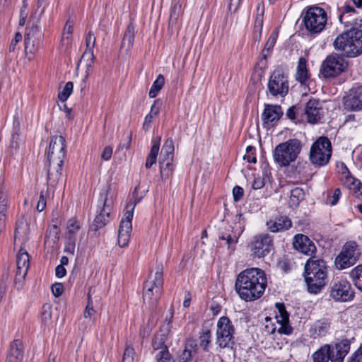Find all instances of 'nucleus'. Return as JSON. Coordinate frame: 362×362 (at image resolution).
<instances>
[{
	"label": "nucleus",
	"instance_id": "9",
	"mask_svg": "<svg viewBox=\"0 0 362 362\" xmlns=\"http://www.w3.org/2000/svg\"><path fill=\"white\" fill-rule=\"evenodd\" d=\"M361 255L358 244L354 241L346 243L340 253L335 259V265L339 269L349 268L354 265Z\"/></svg>",
	"mask_w": 362,
	"mask_h": 362
},
{
	"label": "nucleus",
	"instance_id": "28",
	"mask_svg": "<svg viewBox=\"0 0 362 362\" xmlns=\"http://www.w3.org/2000/svg\"><path fill=\"white\" fill-rule=\"evenodd\" d=\"M339 21L346 26H356L358 23V12L355 8L345 4L343 7V11L339 16Z\"/></svg>",
	"mask_w": 362,
	"mask_h": 362
},
{
	"label": "nucleus",
	"instance_id": "27",
	"mask_svg": "<svg viewBox=\"0 0 362 362\" xmlns=\"http://www.w3.org/2000/svg\"><path fill=\"white\" fill-rule=\"evenodd\" d=\"M267 228L272 233H278L288 230L292 226V221L286 216H279L270 219L266 223Z\"/></svg>",
	"mask_w": 362,
	"mask_h": 362
},
{
	"label": "nucleus",
	"instance_id": "38",
	"mask_svg": "<svg viewBox=\"0 0 362 362\" xmlns=\"http://www.w3.org/2000/svg\"><path fill=\"white\" fill-rule=\"evenodd\" d=\"M81 229L80 223L75 218L68 221L65 236L68 240H76V236Z\"/></svg>",
	"mask_w": 362,
	"mask_h": 362
},
{
	"label": "nucleus",
	"instance_id": "10",
	"mask_svg": "<svg viewBox=\"0 0 362 362\" xmlns=\"http://www.w3.org/2000/svg\"><path fill=\"white\" fill-rule=\"evenodd\" d=\"M267 88L269 93L274 97H284L288 93L289 88L288 76L282 69L278 68L274 70L269 77Z\"/></svg>",
	"mask_w": 362,
	"mask_h": 362
},
{
	"label": "nucleus",
	"instance_id": "44",
	"mask_svg": "<svg viewBox=\"0 0 362 362\" xmlns=\"http://www.w3.org/2000/svg\"><path fill=\"white\" fill-rule=\"evenodd\" d=\"M165 83V78L162 74H159L156 79L153 83L150 90L148 92V95L150 98H156L159 93V91L162 89Z\"/></svg>",
	"mask_w": 362,
	"mask_h": 362
},
{
	"label": "nucleus",
	"instance_id": "1",
	"mask_svg": "<svg viewBox=\"0 0 362 362\" xmlns=\"http://www.w3.org/2000/svg\"><path fill=\"white\" fill-rule=\"evenodd\" d=\"M267 286L264 270L252 267L242 271L237 276L235 288L240 298L253 301L262 297Z\"/></svg>",
	"mask_w": 362,
	"mask_h": 362
},
{
	"label": "nucleus",
	"instance_id": "11",
	"mask_svg": "<svg viewBox=\"0 0 362 362\" xmlns=\"http://www.w3.org/2000/svg\"><path fill=\"white\" fill-rule=\"evenodd\" d=\"M346 64L344 58L339 54H331L322 62L320 75L325 78H334L345 71Z\"/></svg>",
	"mask_w": 362,
	"mask_h": 362
},
{
	"label": "nucleus",
	"instance_id": "57",
	"mask_svg": "<svg viewBox=\"0 0 362 362\" xmlns=\"http://www.w3.org/2000/svg\"><path fill=\"white\" fill-rule=\"evenodd\" d=\"M112 151L113 149L110 146H105L101 153L100 158L105 161L109 160L112 157Z\"/></svg>",
	"mask_w": 362,
	"mask_h": 362
},
{
	"label": "nucleus",
	"instance_id": "30",
	"mask_svg": "<svg viewBox=\"0 0 362 362\" xmlns=\"http://www.w3.org/2000/svg\"><path fill=\"white\" fill-rule=\"evenodd\" d=\"M173 154H169L161 151L159 158L160 173L163 179L168 178L173 171Z\"/></svg>",
	"mask_w": 362,
	"mask_h": 362
},
{
	"label": "nucleus",
	"instance_id": "17",
	"mask_svg": "<svg viewBox=\"0 0 362 362\" xmlns=\"http://www.w3.org/2000/svg\"><path fill=\"white\" fill-rule=\"evenodd\" d=\"M330 297L337 301H349L354 296L350 283L346 279L336 280L330 286Z\"/></svg>",
	"mask_w": 362,
	"mask_h": 362
},
{
	"label": "nucleus",
	"instance_id": "54",
	"mask_svg": "<svg viewBox=\"0 0 362 362\" xmlns=\"http://www.w3.org/2000/svg\"><path fill=\"white\" fill-rule=\"evenodd\" d=\"M161 151L163 152L174 155L175 146L173 139L168 138L165 140Z\"/></svg>",
	"mask_w": 362,
	"mask_h": 362
},
{
	"label": "nucleus",
	"instance_id": "36",
	"mask_svg": "<svg viewBox=\"0 0 362 362\" xmlns=\"http://www.w3.org/2000/svg\"><path fill=\"white\" fill-rule=\"evenodd\" d=\"M330 345L325 344L315 351L312 355L313 362H328L330 361Z\"/></svg>",
	"mask_w": 362,
	"mask_h": 362
},
{
	"label": "nucleus",
	"instance_id": "19",
	"mask_svg": "<svg viewBox=\"0 0 362 362\" xmlns=\"http://www.w3.org/2000/svg\"><path fill=\"white\" fill-rule=\"evenodd\" d=\"M293 245L298 252L311 257H314L313 255L317 251L315 243L303 234H297L294 236Z\"/></svg>",
	"mask_w": 362,
	"mask_h": 362
},
{
	"label": "nucleus",
	"instance_id": "62",
	"mask_svg": "<svg viewBox=\"0 0 362 362\" xmlns=\"http://www.w3.org/2000/svg\"><path fill=\"white\" fill-rule=\"evenodd\" d=\"M95 311L93 310V303L90 301V297L88 298V304L86 305V308L84 310L83 315L84 317H91V316L94 314Z\"/></svg>",
	"mask_w": 362,
	"mask_h": 362
},
{
	"label": "nucleus",
	"instance_id": "32",
	"mask_svg": "<svg viewBox=\"0 0 362 362\" xmlns=\"http://www.w3.org/2000/svg\"><path fill=\"white\" fill-rule=\"evenodd\" d=\"M23 358L22 343L20 340H14L10 346L6 362H21Z\"/></svg>",
	"mask_w": 362,
	"mask_h": 362
},
{
	"label": "nucleus",
	"instance_id": "14",
	"mask_svg": "<svg viewBox=\"0 0 362 362\" xmlns=\"http://www.w3.org/2000/svg\"><path fill=\"white\" fill-rule=\"evenodd\" d=\"M110 190V187L108 185L101 189L99 202L103 204V209L94 219L93 226H95V230L104 227L109 222L111 205L112 204V200L108 199Z\"/></svg>",
	"mask_w": 362,
	"mask_h": 362
},
{
	"label": "nucleus",
	"instance_id": "43",
	"mask_svg": "<svg viewBox=\"0 0 362 362\" xmlns=\"http://www.w3.org/2000/svg\"><path fill=\"white\" fill-rule=\"evenodd\" d=\"M257 14L255 21L254 31L255 33H257L258 38H260L263 26L264 6L261 7L259 4L257 7Z\"/></svg>",
	"mask_w": 362,
	"mask_h": 362
},
{
	"label": "nucleus",
	"instance_id": "6",
	"mask_svg": "<svg viewBox=\"0 0 362 362\" xmlns=\"http://www.w3.org/2000/svg\"><path fill=\"white\" fill-rule=\"evenodd\" d=\"M163 284V266L158 264L154 274H151L144 284V300L148 301L151 305L154 306L160 296Z\"/></svg>",
	"mask_w": 362,
	"mask_h": 362
},
{
	"label": "nucleus",
	"instance_id": "20",
	"mask_svg": "<svg viewBox=\"0 0 362 362\" xmlns=\"http://www.w3.org/2000/svg\"><path fill=\"white\" fill-rule=\"evenodd\" d=\"M351 340L343 339L336 342L332 348L330 347V362H344L351 348Z\"/></svg>",
	"mask_w": 362,
	"mask_h": 362
},
{
	"label": "nucleus",
	"instance_id": "35",
	"mask_svg": "<svg viewBox=\"0 0 362 362\" xmlns=\"http://www.w3.org/2000/svg\"><path fill=\"white\" fill-rule=\"evenodd\" d=\"M160 138L153 139L152 140V146L151 151L146 158L145 166L146 168H149L153 164L156 163L157 160V156L160 149Z\"/></svg>",
	"mask_w": 362,
	"mask_h": 362
},
{
	"label": "nucleus",
	"instance_id": "45",
	"mask_svg": "<svg viewBox=\"0 0 362 362\" xmlns=\"http://www.w3.org/2000/svg\"><path fill=\"white\" fill-rule=\"evenodd\" d=\"M196 344L193 341H189L179 357V362H190L192 359V353L194 351Z\"/></svg>",
	"mask_w": 362,
	"mask_h": 362
},
{
	"label": "nucleus",
	"instance_id": "25",
	"mask_svg": "<svg viewBox=\"0 0 362 362\" xmlns=\"http://www.w3.org/2000/svg\"><path fill=\"white\" fill-rule=\"evenodd\" d=\"M173 317V309L170 308L169 317L165 319V322L160 329V333H158L154 338L153 341L152 346L155 350H162L164 349L165 340L168 337V334L170 333V323Z\"/></svg>",
	"mask_w": 362,
	"mask_h": 362
},
{
	"label": "nucleus",
	"instance_id": "39",
	"mask_svg": "<svg viewBox=\"0 0 362 362\" xmlns=\"http://www.w3.org/2000/svg\"><path fill=\"white\" fill-rule=\"evenodd\" d=\"M73 26H74V22L73 21H71L70 19H68L62 33L61 43L62 47H64L65 49H66L71 43V34L73 33Z\"/></svg>",
	"mask_w": 362,
	"mask_h": 362
},
{
	"label": "nucleus",
	"instance_id": "33",
	"mask_svg": "<svg viewBox=\"0 0 362 362\" xmlns=\"http://www.w3.org/2000/svg\"><path fill=\"white\" fill-rule=\"evenodd\" d=\"M134 27L129 24L125 30L120 46V48L124 49L126 52H129L134 45Z\"/></svg>",
	"mask_w": 362,
	"mask_h": 362
},
{
	"label": "nucleus",
	"instance_id": "21",
	"mask_svg": "<svg viewBox=\"0 0 362 362\" xmlns=\"http://www.w3.org/2000/svg\"><path fill=\"white\" fill-rule=\"evenodd\" d=\"M344 108L351 111L362 110V87L350 90L343 100Z\"/></svg>",
	"mask_w": 362,
	"mask_h": 362
},
{
	"label": "nucleus",
	"instance_id": "50",
	"mask_svg": "<svg viewBox=\"0 0 362 362\" xmlns=\"http://www.w3.org/2000/svg\"><path fill=\"white\" fill-rule=\"evenodd\" d=\"M276 39H277V33H274V32L272 33L270 35V36L269 37V38L264 45V49L262 51V54H263L264 58H266L264 52L265 51L270 52L273 49L274 45L276 42Z\"/></svg>",
	"mask_w": 362,
	"mask_h": 362
},
{
	"label": "nucleus",
	"instance_id": "18",
	"mask_svg": "<svg viewBox=\"0 0 362 362\" xmlns=\"http://www.w3.org/2000/svg\"><path fill=\"white\" fill-rule=\"evenodd\" d=\"M131 206L130 209L124 214L121 220L118 230V245L121 247H126L130 239V234L132 229V220L133 218V212L134 206Z\"/></svg>",
	"mask_w": 362,
	"mask_h": 362
},
{
	"label": "nucleus",
	"instance_id": "41",
	"mask_svg": "<svg viewBox=\"0 0 362 362\" xmlns=\"http://www.w3.org/2000/svg\"><path fill=\"white\" fill-rule=\"evenodd\" d=\"M305 198V192L302 188L295 187L291 191L290 204L296 207Z\"/></svg>",
	"mask_w": 362,
	"mask_h": 362
},
{
	"label": "nucleus",
	"instance_id": "7",
	"mask_svg": "<svg viewBox=\"0 0 362 362\" xmlns=\"http://www.w3.org/2000/svg\"><path fill=\"white\" fill-rule=\"evenodd\" d=\"M332 144L325 136H320L311 146L309 159L312 164L317 167L326 165L332 156Z\"/></svg>",
	"mask_w": 362,
	"mask_h": 362
},
{
	"label": "nucleus",
	"instance_id": "58",
	"mask_svg": "<svg viewBox=\"0 0 362 362\" xmlns=\"http://www.w3.org/2000/svg\"><path fill=\"white\" fill-rule=\"evenodd\" d=\"M52 292L55 297L60 296L64 292V286L61 283H55L52 285Z\"/></svg>",
	"mask_w": 362,
	"mask_h": 362
},
{
	"label": "nucleus",
	"instance_id": "52",
	"mask_svg": "<svg viewBox=\"0 0 362 362\" xmlns=\"http://www.w3.org/2000/svg\"><path fill=\"white\" fill-rule=\"evenodd\" d=\"M181 9V4H175L170 11V23H175L180 15V11Z\"/></svg>",
	"mask_w": 362,
	"mask_h": 362
},
{
	"label": "nucleus",
	"instance_id": "63",
	"mask_svg": "<svg viewBox=\"0 0 362 362\" xmlns=\"http://www.w3.org/2000/svg\"><path fill=\"white\" fill-rule=\"evenodd\" d=\"M241 1L242 0H230L228 6L229 10L231 12L235 13L238 10L241 4Z\"/></svg>",
	"mask_w": 362,
	"mask_h": 362
},
{
	"label": "nucleus",
	"instance_id": "5",
	"mask_svg": "<svg viewBox=\"0 0 362 362\" xmlns=\"http://www.w3.org/2000/svg\"><path fill=\"white\" fill-rule=\"evenodd\" d=\"M301 148V142L296 139L281 143L273 152L274 161L281 167L288 166L297 158Z\"/></svg>",
	"mask_w": 362,
	"mask_h": 362
},
{
	"label": "nucleus",
	"instance_id": "13",
	"mask_svg": "<svg viewBox=\"0 0 362 362\" xmlns=\"http://www.w3.org/2000/svg\"><path fill=\"white\" fill-rule=\"evenodd\" d=\"M235 329L227 317H221L217 322L216 339L221 348H226L233 344Z\"/></svg>",
	"mask_w": 362,
	"mask_h": 362
},
{
	"label": "nucleus",
	"instance_id": "31",
	"mask_svg": "<svg viewBox=\"0 0 362 362\" xmlns=\"http://www.w3.org/2000/svg\"><path fill=\"white\" fill-rule=\"evenodd\" d=\"M10 206V201L8 194L3 192L2 187L0 188V233L6 227V221L7 218V212Z\"/></svg>",
	"mask_w": 362,
	"mask_h": 362
},
{
	"label": "nucleus",
	"instance_id": "3",
	"mask_svg": "<svg viewBox=\"0 0 362 362\" xmlns=\"http://www.w3.org/2000/svg\"><path fill=\"white\" fill-rule=\"evenodd\" d=\"M328 267L319 258L310 257L305 264V280L310 293H317L325 286Z\"/></svg>",
	"mask_w": 362,
	"mask_h": 362
},
{
	"label": "nucleus",
	"instance_id": "55",
	"mask_svg": "<svg viewBox=\"0 0 362 362\" xmlns=\"http://www.w3.org/2000/svg\"><path fill=\"white\" fill-rule=\"evenodd\" d=\"M341 195V192L339 188H337L334 189L332 195H329L327 197V202L329 203L331 206H334L337 204L340 197Z\"/></svg>",
	"mask_w": 362,
	"mask_h": 362
},
{
	"label": "nucleus",
	"instance_id": "26",
	"mask_svg": "<svg viewBox=\"0 0 362 362\" xmlns=\"http://www.w3.org/2000/svg\"><path fill=\"white\" fill-rule=\"evenodd\" d=\"M331 327V320L321 318L314 322L309 328L310 337L313 339L321 338L328 334Z\"/></svg>",
	"mask_w": 362,
	"mask_h": 362
},
{
	"label": "nucleus",
	"instance_id": "47",
	"mask_svg": "<svg viewBox=\"0 0 362 362\" xmlns=\"http://www.w3.org/2000/svg\"><path fill=\"white\" fill-rule=\"evenodd\" d=\"M73 87H74V84L72 82H71V81L67 82L65 84L63 90L62 91H60L58 94L59 100L62 102H65L68 99V98L69 97L71 93H72Z\"/></svg>",
	"mask_w": 362,
	"mask_h": 362
},
{
	"label": "nucleus",
	"instance_id": "60",
	"mask_svg": "<svg viewBox=\"0 0 362 362\" xmlns=\"http://www.w3.org/2000/svg\"><path fill=\"white\" fill-rule=\"evenodd\" d=\"M244 194L243 189L240 186H235L233 189V199L235 202L240 201Z\"/></svg>",
	"mask_w": 362,
	"mask_h": 362
},
{
	"label": "nucleus",
	"instance_id": "51",
	"mask_svg": "<svg viewBox=\"0 0 362 362\" xmlns=\"http://www.w3.org/2000/svg\"><path fill=\"white\" fill-rule=\"evenodd\" d=\"M243 158L248 163H256L257 158L255 155V148L252 146H247L246 148V153L243 156Z\"/></svg>",
	"mask_w": 362,
	"mask_h": 362
},
{
	"label": "nucleus",
	"instance_id": "2",
	"mask_svg": "<svg viewBox=\"0 0 362 362\" xmlns=\"http://www.w3.org/2000/svg\"><path fill=\"white\" fill-rule=\"evenodd\" d=\"M65 153V139L61 135L52 136L47 153V181L52 186H55L62 177Z\"/></svg>",
	"mask_w": 362,
	"mask_h": 362
},
{
	"label": "nucleus",
	"instance_id": "23",
	"mask_svg": "<svg viewBox=\"0 0 362 362\" xmlns=\"http://www.w3.org/2000/svg\"><path fill=\"white\" fill-rule=\"evenodd\" d=\"M30 265V259L28 253L21 249L16 257V272L15 277V284L21 282L25 278Z\"/></svg>",
	"mask_w": 362,
	"mask_h": 362
},
{
	"label": "nucleus",
	"instance_id": "12",
	"mask_svg": "<svg viewBox=\"0 0 362 362\" xmlns=\"http://www.w3.org/2000/svg\"><path fill=\"white\" fill-rule=\"evenodd\" d=\"M276 307L278 309V314L276 315L275 318L279 327L270 322L265 325L264 330L269 334H272L277 330L281 334L290 335L293 329L289 324V315L283 303H277Z\"/></svg>",
	"mask_w": 362,
	"mask_h": 362
},
{
	"label": "nucleus",
	"instance_id": "15",
	"mask_svg": "<svg viewBox=\"0 0 362 362\" xmlns=\"http://www.w3.org/2000/svg\"><path fill=\"white\" fill-rule=\"evenodd\" d=\"M38 20L27 27L25 35V51L35 54L41 48L43 39V33L38 25Z\"/></svg>",
	"mask_w": 362,
	"mask_h": 362
},
{
	"label": "nucleus",
	"instance_id": "34",
	"mask_svg": "<svg viewBox=\"0 0 362 362\" xmlns=\"http://www.w3.org/2000/svg\"><path fill=\"white\" fill-rule=\"evenodd\" d=\"M309 78L307 69V60L304 57H300L297 66L296 79L301 84H305Z\"/></svg>",
	"mask_w": 362,
	"mask_h": 362
},
{
	"label": "nucleus",
	"instance_id": "4",
	"mask_svg": "<svg viewBox=\"0 0 362 362\" xmlns=\"http://www.w3.org/2000/svg\"><path fill=\"white\" fill-rule=\"evenodd\" d=\"M333 45L346 57H357L362 53V30L351 28L338 35Z\"/></svg>",
	"mask_w": 362,
	"mask_h": 362
},
{
	"label": "nucleus",
	"instance_id": "49",
	"mask_svg": "<svg viewBox=\"0 0 362 362\" xmlns=\"http://www.w3.org/2000/svg\"><path fill=\"white\" fill-rule=\"evenodd\" d=\"M211 335L209 330H206L199 337V345L204 351H208L211 344Z\"/></svg>",
	"mask_w": 362,
	"mask_h": 362
},
{
	"label": "nucleus",
	"instance_id": "46",
	"mask_svg": "<svg viewBox=\"0 0 362 362\" xmlns=\"http://www.w3.org/2000/svg\"><path fill=\"white\" fill-rule=\"evenodd\" d=\"M240 233L234 234H226L220 236L219 238L223 240H226V244L228 245V249L230 252H233L235 249V245L238 241Z\"/></svg>",
	"mask_w": 362,
	"mask_h": 362
},
{
	"label": "nucleus",
	"instance_id": "61",
	"mask_svg": "<svg viewBox=\"0 0 362 362\" xmlns=\"http://www.w3.org/2000/svg\"><path fill=\"white\" fill-rule=\"evenodd\" d=\"M265 185L264 179L260 176L255 177L252 184V187L254 189H259Z\"/></svg>",
	"mask_w": 362,
	"mask_h": 362
},
{
	"label": "nucleus",
	"instance_id": "22",
	"mask_svg": "<svg viewBox=\"0 0 362 362\" xmlns=\"http://www.w3.org/2000/svg\"><path fill=\"white\" fill-rule=\"evenodd\" d=\"M324 110L318 100L310 99L305 105V114L308 122L315 124L320 122L324 116Z\"/></svg>",
	"mask_w": 362,
	"mask_h": 362
},
{
	"label": "nucleus",
	"instance_id": "29",
	"mask_svg": "<svg viewBox=\"0 0 362 362\" xmlns=\"http://www.w3.org/2000/svg\"><path fill=\"white\" fill-rule=\"evenodd\" d=\"M282 115L283 111L279 105H267L262 113V119L264 124L270 125L278 121Z\"/></svg>",
	"mask_w": 362,
	"mask_h": 362
},
{
	"label": "nucleus",
	"instance_id": "64",
	"mask_svg": "<svg viewBox=\"0 0 362 362\" xmlns=\"http://www.w3.org/2000/svg\"><path fill=\"white\" fill-rule=\"evenodd\" d=\"M68 243L65 246V252H69L72 255L74 253L76 241L74 240H68Z\"/></svg>",
	"mask_w": 362,
	"mask_h": 362
},
{
	"label": "nucleus",
	"instance_id": "16",
	"mask_svg": "<svg viewBox=\"0 0 362 362\" xmlns=\"http://www.w3.org/2000/svg\"><path fill=\"white\" fill-rule=\"evenodd\" d=\"M250 247L255 257H264L273 249V239L269 234H259L253 238Z\"/></svg>",
	"mask_w": 362,
	"mask_h": 362
},
{
	"label": "nucleus",
	"instance_id": "24",
	"mask_svg": "<svg viewBox=\"0 0 362 362\" xmlns=\"http://www.w3.org/2000/svg\"><path fill=\"white\" fill-rule=\"evenodd\" d=\"M96 37L92 31H89L86 36V49L83 54L80 60L81 63H84L86 66V72L88 73L95 60L93 49L95 45Z\"/></svg>",
	"mask_w": 362,
	"mask_h": 362
},
{
	"label": "nucleus",
	"instance_id": "8",
	"mask_svg": "<svg viewBox=\"0 0 362 362\" xmlns=\"http://www.w3.org/2000/svg\"><path fill=\"white\" fill-rule=\"evenodd\" d=\"M327 21L326 11L321 7H309L303 17L306 29L313 34L321 33L325 28Z\"/></svg>",
	"mask_w": 362,
	"mask_h": 362
},
{
	"label": "nucleus",
	"instance_id": "56",
	"mask_svg": "<svg viewBox=\"0 0 362 362\" xmlns=\"http://www.w3.org/2000/svg\"><path fill=\"white\" fill-rule=\"evenodd\" d=\"M46 192L41 191L37 204V209L40 212L42 211L46 207Z\"/></svg>",
	"mask_w": 362,
	"mask_h": 362
},
{
	"label": "nucleus",
	"instance_id": "40",
	"mask_svg": "<svg viewBox=\"0 0 362 362\" xmlns=\"http://www.w3.org/2000/svg\"><path fill=\"white\" fill-rule=\"evenodd\" d=\"M348 187L353 195L358 200L362 201V183L360 180L352 177H346Z\"/></svg>",
	"mask_w": 362,
	"mask_h": 362
},
{
	"label": "nucleus",
	"instance_id": "48",
	"mask_svg": "<svg viewBox=\"0 0 362 362\" xmlns=\"http://www.w3.org/2000/svg\"><path fill=\"white\" fill-rule=\"evenodd\" d=\"M156 358L158 362H174L167 346L157 353Z\"/></svg>",
	"mask_w": 362,
	"mask_h": 362
},
{
	"label": "nucleus",
	"instance_id": "37",
	"mask_svg": "<svg viewBox=\"0 0 362 362\" xmlns=\"http://www.w3.org/2000/svg\"><path fill=\"white\" fill-rule=\"evenodd\" d=\"M160 106V100H155L153 105H151L150 112L145 117L144 119L143 127L145 130H148L151 127L153 117L159 113Z\"/></svg>",
	"mask_w": 362,
	"mask_h": 362
},
{
	"label": "nucleus",
	"instance_id": "53",
	"mask_svg": "<svg viewBox=\"0 0 362 362\" xmlns=\"http://www.w3.org/2000/svg\"><path fill=\"white\" fill-rule=\"evenodd\" d=\"M134 350L132 346H127L123 354L122 362H134Z\"/></svg>",
	"mask_w": 362,
	"mask_h": 362
},
{
	"label": "nucleus",
	"instance_id": "59",
	"mask_svg": "<svg viewBox=\"0 0 362 362\" xmlns=\"http://www.w3.org/2000/svg\"><path fill=\"white\" fill-rule=\"evenodd\" d=\"M22 40V35L20 33H16L14 37L11 40L10 45H9V52H13L16 50V47L17 44L21 41Z\"/></svg>",
	"mask_w": 362,
	"mask_h": 362
},
{
	"label": "nucleus",
	"instance_id": "42",
	"mask_svg": "<svg viewBox=\"0 0 362 362\" xmlns=\"http://www.w3.org/2000/svg\"><path fill=\"white\" fill-rule=\"evenodd\" d=\"M349 275L355 286L358 289H362V264L351 269Z\"/></svg>",
	"mask_w": 362,
	"mask_h": 362
}]
</instances>
